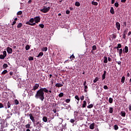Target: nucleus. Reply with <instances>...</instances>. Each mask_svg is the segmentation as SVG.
Returning a JSON list of instances; mask_svg holds the SVG:
<instances>
[{"mask_svg":"<svg viewBox=\"0 0 131 131\" xmlns=\"http://www.w3.org/2000/svg\"><path fill=\"white\" fill-rule=\"evenodd\" d=\"M128 109L129 111H131V105H129Z\"/></svg>","mask_w":131,"mask_h":131,"instance_id":"obj_64","label":"nucleus"},{"mask_svg":"<svg viewBox=\"0 0 131 131\" xmlns=\"http://www.w3.org/2000/svg\"><path fill=\"white\" fill-rule=\"evenodd\" d=\"M110 113H113V107H110L109 108Z\"/></svg>","mask_w":131,"mask_h":131,"instance_id":"obj_35","label":"nucleus"},{"mask_svg":"<svg viewBox=\"0 0 131 131\" xmlns=\"http://www.w3.org/2000/svg\"><path fill=\"white\" fill-rule=\"evenodd\" d=\"M122 46L121 44L119 43L118 44V46L117 47H115L114 49H120L121 48Z\"/></svg>","mask_w":131,"mask_h":131,"instance_id":"obj_25","label":"nucleus"},{"mask_svg":"<svg viewBox=\"0 0 131 131\" xmlns=\"http://www.w3.org/2000/svg\"><path fill=\"white\" fill-rule=\"evenodd\" d=\"M124 50L125 53H128V47L127 46H125Z\"/></svg>","mask_w":131,"mask_h":131,"instance_id":"obj_24","label":"nucleus"},{"mask_svg":"<svg viewBox=\"0 0 131 131\" xmlns=\"http://www.w3.org/2000/svg\"><path fill=\"white\" fill-rule=\"evenodd\" d=\"M120 114L122 117H125L126 113H125V112L122 111Z\"/></svg>","mask_w":131,"mask_h":131,"instance_id":"obj_13","label":"nucleus"},{"mask_svg":"<svg viewBox=\"0 0 131 131\" xmlns=\"http://www.w3.org/2000/svg\"><path fill=\"white\" fill-rule=\"evenodd\" d=\"M6 73H8V71L7 70H5L3 71L2 74H3V75H5V74H6Z\"/></svg>","mask_w":131,"mask_h":131,"instance_id":"obj_32","label":"nucleus"},{"mask_svg":"<svg viewBox=\"0 0 131 131\" xmlns=\"http://www.w3.org/2000/svg\"><path fill=\"white\" fill-rule=\"evenodd\" d=\"M1 124V128H0V131H4L3 130V128H5V127H7V122L6 121L2 122Z\"/></svg>","mask_w":131,"mask_h":131,"instance_id":"obj_3","label":"nucleus"},{"mask_svg":"<svg viewBox=\"0 0 131 131\" xmlns=\"http://www.w3.org/2000/svg\"><path fill=\"white\" fill-rule=\"evenodd\" d=\"M7 52L8 54H12L13 53V49L10 47H7Z\"/></svg>","mask_w":131,"mask_h":131,"instance_id":"obj_6","label":"nucleus"},{"mask_svg":"<svg viewBox=\"0 0 131 131\" xmlns=\"http://www.w3.org/2000/svg\"><path fill=\"white\" fill-rule=\"evenodd\" d=\"M90 129H94L95 128V123H93L90 125Z\"/></svg>","mask_w":131,"mask_h":131,"instance_id":"obj_14","label":"nucleus"},{"mask_svg":"<svg viewBox=\"0 0 131 131\" xmlns=\"http://www.w3.org/2000/svg\"><path fill=\"white\" fill-rule=\"evenodd\" d=\"M26 128H29V127H30V124H27L26 125Z\"/></svg>","mask_w":131,"mask_h":131,"instance_id":"obj_56","label":"nucleus"},{"mask_svg":"<svg viewBox=\"0 0 131 131\" xmlns=\"http://www.w3.org/2000/svg\"><path fill=\"white\" fill-rule=\"evenodd\" d=\"M103 89H104V90H108V86H107V85H104V86H103Z\"/></svg>","mask_w":131,"mask_h":131,"instance_id":"obj_58","label":"nucleus"},{"mask_svg":"<svg viewBox=\"0 0 131 131\" xmlns=\"http://www.w3.org/2000/svg\"><path fill=\"white\" fill-rule=\"evenodd\" d=\"M75 6L76 7H79L80 6V3H79L78 2H76L75 4Z\"/></svg>","mask_w":131,"mask_h":131,"instance_id":"obj_34","label":"nucleus"},{"mask_svg":"<svg viewBox=\"0 0 131 131\" xmlns=\"http://www.w3.org/2000/svg\"><path fill=\"white\" fill-rule=\"evenodd\" d=\"M34 114L35 115H36V116H38L40 114V112L39 111V110H37L34 111Z\"/></svg>","mask_w":131,"mask_h":131,"instance_id":"obj_10","label":"nucleus"},{"mask_svg":"<svg viewBox=\"0 0 131 131\" xmlns=\"http://www.w3.org/2000/svg\"><path fill=\"white\" fill-rule=\"evenodd\" d=\"M75 99H76V100H77V101H79V100H80V99L79 98V97H78V95H76L75 96Z\"/></svg>","mask_w":131,"mask_h":131,"instance_id":"obj_42","label":"nucleus"},{"mask_svg":"<svg viewBox=\"0 0 131 131\" xmlns=\"http://www.w3.org/2000/svg\"><path fill=\"white\" fill-rule=\"evenodd\" d=\"M119 6V4L118 3V2H116L115 3V7H116V8H118Z\"/></svg>","mask_w":131,"mask_h":131,"instance_id":"obj_46","label":"nucleus"},{"mask_svg":"<svg viewBox=\"0 0 131 131\" xmlns=\"http://www.w3.org/2000/svg\"><path fill=\"white\" fill-rule=\"evenodd\" d=\"M93 107H94V105H93V104H91L87 106V108H88V109H91Z\"/></svg>","mask_w":131,"mask_h":131,"instance_id":"obj_31","label":"nucleus"},{"mask_svg":"<svg viewBox=\"0 0 131 131\" xmlns=\"http://www.w3.org/2000/svg\"><path fill=\"white\" fill-rule=\"evenodd\" d=\"M114 129H115V130H117V129H118V126L117 125H115Z\"/></svg>","mask_w":131,"mask_h":131,"instance_id":"obj_51","label":"nucleus"},{"mask_svg":"<svg viewBox=\"0 0 131 131\" xmlns=\"http://www.w3.org/2000/svg\"><path fill=\"white\" fill-rule=\"evenodd\" d=\"M125 80V77L123 76L121 78V82L122 83H124V81Z\"/></svg>","mask_w":131,"mask_h":131,"instance_id":"obj_30","label":"nucleus"},{"mask_svg":"<svg viewBox=\"0 0 131 131\" xmlns=\"http://www.w3.org/2000/svg\"><path fill=\"white\" fill-rule=\"evenodd\" d=\"M50 82L52 84V85H53L54 84V79H52L51 81Z\"/></svg>","mask_w":131,"mask_h":131,"instance_id":"obj_57","label":"nucleus"},{"mask_svg":"<svg viewBox=\"0 0 131 131\" xmlns=\"http://www.w3.org/2000/svg\"><path fill=\"white\" fill-rule=\"evenodd\" d=\"M3 55L5 57H7V51H3Z\"/></svg>","mask_w":131,"mask_h":131,"instance_id":"obj_49","label":"nucleus"},{"mask_svg":"<svg viewBox=\"0 0 131 131\" xmlns=\"http://www.w3.org/2000/svg\"><path fill=\"white\" fill-rule=\"evenodd\" d=\"M42 56H43V52H40L37 57L38 58H39V57H42Z\"/></svg>","mask_w":131,"mask_h":131,"instance_id":"obj_27","label":"nucleus"},{"mask_svg":"<svg viewBox=\"0 0 131 131\" xmlns=\"http://www.w3.org/2000/svg\"><path fill=\"white\" fill-rule=\"evenodd\" d=\"M9 74H10V75H11V76H13V74H14V72H13L11 71V72H9Z\"/></svg>","mask_w":131,"mask_h":131,"instance_id":"obj_60","label":"nucleus"},{"mask_svg":"<svg viewBox=\"0 0 131 131\" xmlns=\"http://www.w3.org/2000/svg\"><path fill=\"white\" fill-rule=\"evenodd\" d=\"M75 122V120L72 119L70 120V122H71V123H74V122Z\"/></svg>","mask_w":131,"mask_h":131,"instance_id":"obj_52","label":"nucleus"},{"mask_svg":"<svg viewBox=\"0 0 131 131\" xmlns=\"http://www.w3.org/2000/svg\"><path fill=\"white\" fill-rule=\"evenodd\" d=\"M42 52H47L48 51V47H43V49H41Z\"/></svg>","mask_w":131,"mask_h":131,"instance_id":"obj_29","label":"nucleus"},{"mask_svg":"<svg viewBox=\"0 0 131 131\" xmlns=\"http://www.w3.org/2000/svg\"><path fill=\"white\" fill-rule=\"evenodd\" d=\"M38 88H39V84L35 83V85L33 86L32 91H36Z\"/></svg>","mask_w":131,"mask_h":131,"instance_id":"obj_5","label":"nucleus"},{"mask_svg":"<svg viewBox=\"0 0 131 131\" xmlns=\"http://www.w3.org/2000/svg\"><path fill=\"white\" fill-rule=\"evenodd\" d=\"M25 49H26V51H28V50H29V49H30V46H29V45H27L25 47Z\"/></svg>","mask_w":131,"mask_h":131,"instance_id":"obj_43","label":"nucleus"},{"mask_svg":"<svg viewBox=\"0 0 131 131\" xmlns=\"http://www.w3.org/2000/svg\"><path fill=\"white\" fill-rule=\"evenodd\" d=\"M108 101H109V103H110V104H112V103H113V99L111 97H110L109 98Z\"/></svg>","mask_w":131,"mask_h":131,"instance_id":"obj_33","label":"nucleus"},{"mask_svg":"<svg viewBox=\"0 0 131 131\" xmlns=\"http://www.w3.org/2000/svg\"><path fill=\"white\" fill-rule=\"evenodd\" d=\"M127 32H128V29L127 28H126L124 29V32L123 33V34H127Z\"/></svg>","mask_w":131,"mask_h":131,"instance_id":"obj_20","label":"nucleus"},{"mask_svg":"<svg viewBox=\"0 0 131 131\" xmlns=\"http://www.w3.org/2000/svg\"><path fill=\"white\" fill-rule=\"evenodd\" d=\"M70 58L71 59V61H72V60H74L75 59V56L74 54H72L70 57Z\"/></svg>","mask_w":131,"mask_h":131,"instance_id":"obj_21","label":"nucleus"},{"mask_svg":"<svg viewBox=\"0 0 131 131\" xmlns=\"http://www.w3.org/2000/svg\"><path fill=\"white\" fill-rule=\"evenodd\" d=\"M56 88H62L63 86V84L60 83H57L55 84Z\"/></svg>","mask_w":131,"mask_h":131,"instance_id":"obj_11","label":"nucleus"},{"mask_svg":"<svg viewBox=\"0 0 131 131\" xmlns=\"http://www.w3.org/2000/svg\"><path fill=\"white\" fill-rule=\"evenodd\" d=\"M29 22V23H33V22H35L34 21V18H31L30 19L29 21H28Z\"/></svg>","mask_w":131,"mask_h":131,"instance_id":"obj_22","label":"nucleus"},{"mask_svg":"<svg viewBox=\"0 0 131 131\" xmlns=\"http://www.w3.org/2000/svg\"><path fill=\"white\" fill-rule=\"evenodd\" d=\"M92 5H93L94 6H97L98 5V3L97 2L92 1Z\"/></svg>","mask_w":131,"mask_h":131,"instance_id":"obj_41","label":"nucleus"},{"mask_svg":"<svg viewBox=\"0 0 131 131\" xmlns=\"http://www.w3.org/2000/svg\"><path fill=\"white\" fill-rule=\"evenodd\" d=\"M42 120L43 122H48V117H47L46 116L43 117Z\"/></svg>","mask_w":131,"mask_h":131,"instance_id":"obj_16","label":"nucleus"},{"mask_svg":"<svg viewBox=\"0 0 131 131\" xmlns=\"http://www.w3.org/2000/svg\"><path fill=\"white\" fill-rule=\"evenodd\" d=\"M84 86V92L85 93H86L88 92L87 90L88 89V85H85Z\"/></svg>","mask_w":131,"mask_h":131,"instance_id":"obj_45","label":"nucleus"},{"mask_svg":"<svg viewBox=\"0 0 131 131\" xmlns=\"http://www.w3.org/2000/svg\"><path fill=\"white\" fill-rule=\"evenodd\" d=\"M123 38L125 39L126 38V35L123 34Z\"/></svg>","mask_w":131,"mask_h":131,"instance_id":"obj_59","label":"nucleus"},{"mask_svg":"<svg viewBox=\"0 0 131 131\" xmlns=\"http://www.w3.org/2000/svg\"><path fill=\"white\" fill-rule=\"evenodd\" d=\"M2 108H4V104L2 103H0V109Z\"/></svg>","mask_w":131,"mask_h":131,"instance_id":"obj_55","label":"nucleus"},{"mask_svg":"<svg viewBox=\"0 0 131 131\" xmlns=\"http://www.w3.org/2000/svg\"><path fill=\"white\" fill-rule=\"evenodd\" d=\"M70 101H71L70 99H67L66 100V103H70Z\"/></svg>","mask_w":131,"mask_h":131,"instance_id":"obj_53","label":"nucleus"},{"mask_svg":"<svg viewBox=\"0 0 131 131\" xmlns=\"http://www.w3.org/2000/svg\"><path fill=\"white\" fill-rule=\"evenodd\" d=\"M40 125V123H39V121H37V122H36V125Z\"/></svg>","mask_w":131,"mask_h":131,"instance_id":"obj_61","label":"nucleus"},{"mask_svg":"<svg viewBox=\"0 0 131 131\" xmlns=\"http://www.w3.org/2000/svg\"><path fill=\"white\" fill-rule=\"evenodd\" d=\"M39 27H40L41 28H45V25L43 24H39Z\"/></svg>","mask_w":131,"mask_h":131,"instance_id":"obj_50","label":"nucleus"},{"mask_svg":"<svg viewBox=\"0 0 131 131\" xmlns=\"http://www.w3.org/2000/svg\"><path fill=\"white\" fill-rule=\"evenodd\" d=\"M104 60L103 62L104 63H108V58H107V56H104L103 57Z\"/></svg>","mask_w":131,"mask_h":131,"instance_id":"obj_15","label":"nucleus"},{"mask_svg":"<svg viewBox=\"0 0 131 131\" xmlns=\"http://www.w3.org/2000/svg\"><path fill=\"white\" fill-rule=\"evenodd\" d=\"M50 10H51V7L49 6H43V8L42 9H40V12H41L42 13H48Z\"/></svg>","mask_w":131,"mask_h":131,"instance_id":"obj_2","label":"nucleus"},{"mask_svg":"<svg viewBox=\"0 0 131 131\" xmlns=\"http://www.w3.org/2000/svg\"><path fill=\"white\" fill-rule=\"evenodd\" d=\"M83 103L82 105V108H85V107H86V101H85V100H84Z\"/></svg>","mask_w":131,"mask_h":131,"instance_id":"obj_17","label":"nucleus"},{"mask_svg":"<svg viewBox=\"0 0 131 131\" xmlns=\"http://www.w3.org/2000/svg\"><path fill=\"white\" fill-rule=\"evenodd\" d=\"M11 101H8L7 102V108L9 109V108H11Z\"/></svg>","mask_w":131,"mask_h":131,"instance_id":"obj_23","label":"nucleus"},{"mask_svg":"<svg viewBox=\"0 0 131 131\" xmlns=\"http://www.w3.org/2000/svg\"><path fill=\"white\" fill-rule=\"evenodd\" d=\"M29 116L30 117V119H31V120H32V122H33V123H34V122H35V120L34 119V117L33 116H32V114H31L29 115Z\"/></svg>","mask_w":131,"mask_h":131,"instance_id":"obj_7","label":"nucleus"},{"mask_svg":"<svg viewBox=\"0 0 131 131\" xmlns=\"http://www.w3.org/2000/svg\"><path fill=\"white\" fill-rule=\"evenodd\" d=\"M36 23H32V24L31 23H29V21H27L26 23V24H27V25H30V26H35V25H36Z\"/></svg>","mask_w":131,"mask_h":131,"instance_id":"obj_8","label":"nucleus"},{"mask_svg":"<svg viewBox=\"0 0 131 131\" xmlns=\"http://www.w3.org/2000/svg\"><path fill=\"white\" fill-rule=\"evenodd\" d=\"M22 14H23V12L21 11H18L17 13V15L18 16L20 15H22Z\"/></svg>","mask_w":131,"mask_h":131,"instance_id":"obj_44","label":"nucleus"},{"mask_svg":"<svg viewBox=\"0 0 131 131\" xmlns=\"http://www.w3.org/2000/svg\"><path fill=\"white\" fill-rule=\"evenodd\" d=\"M5 58H6L3 54L0 55V59L2 60L5 59Z\"/></svg>","mask_w":131,"mask_h":131,"instance_id":"obj_38","label":"nucleus"},{"mask_svg":"<svg viewBox=\"0 0 131 131\" xmlns=\"http://www.w3.org/2000/svg\"><path fill=\"white\" fill-rule=\"evenodd\" d=\"M116 27L117 30H118L119 31V30H120V24L119 22H117L116 23Z\"/></svg>","mask_w":131,"mask_h":131,"instance_id":"obj_9","label":"nucleus"},{"mask_svg":"<svg viewBox=\"0 0 131 131\" xmlns=\"http://www.w3.org/2000/svg\"><path fill=\"white\" fill-rule=\"evenodd\" d=\"M92 50L93 51H96V50H97V46L96 45H94L92 47Z\"/></svg>","mask_w":131,"mask_h":131,"instance_id":"obj_37","label":"nucleus"},{"mask_svg":"<svg viewBox=\"0 0 131 131\" xmlns=\"http://www.w3.org/2000/svg\"><path fill=\"white\" fill-rule=\"evenodd\" d=\"M22 23H18V24L17 26V28H21V27H22Z\"/></svg>","mask_w":131,"mask_h":131,"instance_id":"obj_28","label":"nucleus"},{"mask_svg":"<svg viewBox=\"0 0 131 131\" xmlns=\"http://www.w3.org/2000/svg\"><path fill=\"white\" fill-rule=\"evenodd\" d=\"M15 24H16V21L14 20V21L12 22V25H15Z\"/></svg>","mask_w":131,"mask_h":131,"instance_id":"obj_62","label":"nucleus"},{"mask_svg":"<svg viewBox=\"0 0 131 131\" xmlns=\"http://www.w3.org/2000/svg\"><path fill=\"white\" fill-rule=\"evenodd\" d=\"M63 96H64V93L62 92L58 95V97H59V98H62Z\"/></svg>","mask_w":131,"mask_h":131,"instance_id":"obj_39","label":"nucleus"},{"mask_svg":"<svg viewBox=\"0 0 131 131\" xmlns=\"http://www.w3.org/2000/svg\"><path fill=\"white\" fill-rule=\"evenodd\" d=\"M98 80H99V78L96 77L95 79H94V80L93 81L94 83H96V82H97V81H98Z\"/></svg>","mask_w":131,"mask_h":131,"instance_id":"obj_40","label":"nucleus"},{"mask_svg":"<svg viewBox=\"0 0 131 131\" xmlns=\"http://www.w3.org/2000/svg\"><path fill=\"white\" fill-rule=\"evenodd\" d=\"M117 36V35L116 34V33H114L111 35V37H112V38H114V39L116 38Z\"/></svg>","mask_w":131,"mask_h":131,"instance_id":"obj_18","label":"nucleus"},{"mask_svg":"<svg viewBox=\"0 0 131 131\" xmlns=\"http://www.w3.org/2000/svg\"><path fill=\"white\" fill-rule=\"evenodd\" d=\"M118 52L120 57H121V55H122V49H120Z\"/></svg>","mask_w":131,"mask_h":131,"instance_id":"obj_19","label":"nucleus"},{"mask_svg":"<svg viewBox=\"0 0 131 131\" xmlns=\"http://www.w3.org/2000/svg\"><path fill=\"white\" fill-rule=\"evenodd\" d=\"M28 60L29 61H33L34 60L33 57H31V56L29 57Z\"/></svg>","mask_w":131,"mask_h":131,"instance_id":"obj_48","label":"nucleus"},{"mask_svg":"<svg viewBox=\"0 0 131 131\" xmlns=\"http://www.w3.org/2000/svg\"><path fill=\"white\" fill-rule=\"evenodd\" d=\"M45 93L48 94L49 90L46 88H40L39 90L37 91L35 98L36 99H39L42 101H43L45 100Z\"/></svg>","mask_w":131,"mask_h":131,"instance_id":"obj_1","label":"nucleus"},{"mask_svg":"<svg viewBox=\"0 0 131 131\" xmlns=\"http://www.w3.org/2000/svg\"><path fill=\"white\" fill-rule=\"evenodd\" d=\"M34 21L35 23H39L40 22V16H36L34 17Z\"/></svg>","mask_w":131,"mask_h":131,"instance_id":"obj_4","label":"nucleus"},{"mask_svg":"<svg viewBox=\"0 0 131 131\" xmlns=\"http://www.w3.org/2000/svg\"><path fill=\"white\" fill-rule=\"evenodd\" d=\"M80 100L81 101H83V100H84V96L83 95L80 97Z\"/></svg>","mask_w":131,"mask_h":131,"instance_id":"obj_54","label":"nucleus"},{"mask_svg":"<svg viewBox=\"0 0 131 131\" xmlns=\"http://www.w3.org/2000/svg\"><path fill=\"white\" fill-rule=\"evenodd\" d=\"M7 67H8V64L7 63H4L3 64V68H4V69H7Z\"/></svg>","mask_w":131,"mask_h":131,"instance_id":"obj_36","label":"nucleus"},{"mask_svg":"<svg viewBox=\"0 0 131 131\" xmlns=\"http://www.w3.org/2000/svg\"><path fill=\"white\" fill-rule=\"evenodd\" d=\"M107 73V72L106 71H103V74L102 75V80H104L105 78H106V74Z\"/></svg>","mask_w":131,"mask_h":131,"instance_id":"obj_12","label":"nucleus"},{"mask_svg":"<svg viewBox=\"0 0 131 131\" xmlns=\"http://www.w3.org/2000/svg\"><path fill=\"white\" fill-rule=\"evenodd\" d=\"M110 12L111 14H114V8H113V7L111 8Z\"/></svg>","mask_w":131,"mask_h":131,"instance_id":"obj_26","label":"nucleus"},{"mask_svg":"<svg viewBox=\"0 0 131 131\" xmlns=\"http://www.w3.org/2000/svg\"><path fill=\"white\" fill-rule=\"evenodd\" d=\"M66 14H70V11H69V10H67L66 11Z\"/></svg>","mask_w":131,"mask_h":131,"instance_id":"obj_63","label":"nucleus"},{"mask_svg":"<svg viewBox=\"0 0 131 131\" xmlns=\"http://www.w3.org/2000/svg\"><path fill=\"white\" fill-rule=\"evenodd\" d=\"M14 103L15 104V105H18V104H19V101H18V100L15 99L14 100Z\"/></svg>","mask_w":131,"mask_h":131,"instance_id":"obj_47","label":"nucleus"}]
</instances>
